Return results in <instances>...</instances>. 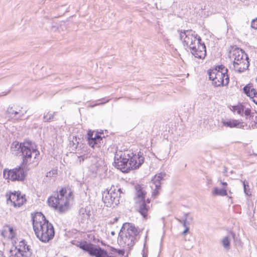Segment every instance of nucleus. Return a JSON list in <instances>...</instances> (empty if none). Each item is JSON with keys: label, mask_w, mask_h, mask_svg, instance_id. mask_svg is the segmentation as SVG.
Wrapping results in <instances>:
<instances>
[{"label": "nucleus", "mask_w": 257, "mask_h": 257, "mask_svg": "<svg viewBox=\"0 0 257 257\" xmlns=\"http://www.w3.org/2000/svg\"><path fill=\"white\" fill-rule=\"evenodd\" d=\"M114 160L115 168L123 173H128L131 170L139 168L143 164L144 157L141 152L137 154L129 150H117Z\"/></svg>", "instance_id": "nucleus-1"}, {"label": "nucleus", "mask_w": 257, "mask_h": 257, "mask_svg": "<svg viewBox=\"0 0 257 257\" xmlns=\"http://www.w3.org/2000/svg\"><path fill=\"white\" fill-rule=\"evenodd\" d=\"M180 39L184 46L191 50V52L196 58L204 59L206 54L204 43H201V38L192 30H178Z\"/></svg>", "instance_id": "nucleus-2"}, {"label": "nucleus", "mask_w": 257, "mask_h": 257, "mask_svg": "<svg viewBox=\"0 0 257 257\" xmlns=\"http://www.w3.org/2000/svg\"><path fill=\"white\" fill-rule=\"evenodd\" d=\"M32 220L35 233L41 241L46 242L53 238L55 234L53 226L42 213H36L32 217Z\"/></svg>", "instance_id": "nucleus-3"}, {"label": "nucleus", "mask_w": 257, "mask_h": 257, "mask_svg": "<svg viewBox=\"0 0 257 257\" xmlns=\"http://www.w3.org/2000/svg\"><path fill=\"white\" fill-rule=\"evenodd\" d=\"M73 199L72 192L70 189L62 188L49 197L48 203L49 206L63 212L68 210L69 203Z\"/></svg>", "instance_id": "nucleus-4"}, {"label": "nucleus", "mask_w": 257, "mask_h": 257, "mask_svg": "<svg viewBox=\"0 0 257 257\" xmlns=\"http://www.w3.org/2000/svg\"><path fill=\"white\" fill-rule=\"evenodd\" d=\"M227 69L222 65L208 71L209 78L212 81V84L214 86H226L228 84L229 77L227 75Z\"/></svg>", "instance_id": "nucleus-5"}, {"label": "nucleus", "mask_w": 257, "mask_h": 257, "mask_svg": "<svg viewBox=\"0 0 257 257\" xmlns=\"http://www.w3.org/2000/svg\"><path fill=\"white\" fill-rule=\"evenodd\" d=\"M230 58L233 60V68L241 73L247 69L249 63L246 54L241 49L235 48L230 52Z\"/></svg>", "instance_id": "nucleus-6"}, {"label": "nucleus", "mask_w": 257, "mask_h": 257, "mask_svg": "<svg viewBox=\"0 0 257 257\" xmlns=\"http://www.w3.org/2000/svg\"><path fill=\"white\" fill-rule=\"evenodd\" d=\"M21 155L23 159L22 166L26 169L31 164L36 166L38 164L39 151L34 148L31 143L26 142L25 146L21 150Z\"/></svg>", "instance_id": "nucleus-7"}, {"label": "nucleus", "mask_w": 257, "mask_h": 257, "mask_svg": "<svg viewBox=\"0 0 257 257\" xmlns=\"http://www.w3.org/2000/svg\"><path fill=\"white\" fill-rule=\"evenodd\" d=\"M124 194L119 185H111L102 193V201L105 206L111 207L119 203L121 195Z\"/></svg>", "instance_id": "nucleus-8"}, {"label": "nucleus", "mask_w": 257, "mask_h": 257, "mask_svg": "<svg viewBox=\"0 0 257 257\" xmlns=\"http://www.w3.org/2000/svg\"><path fill=\"white\" fill-rule=\"evenodd\" d=\"M136 197L135 200L137 204V207L140 214L146 218L147 216L149 210V206L146 204L145 196L146 192L140 185L135 186Z\"/></svg>", "instance_id": "nucleus-9"}, {"label": "nucleus", "mask_w": 257, "mask_h": 257, "mask_svg": "<svg viewBox=\"0 0 257 257\" xmlns=\"http://www.w3.org/2000/svg\"><path fill=\"white\" fill-rule=\"evenodd\" d=\"M79 246L80 248L88 252L91 256L95 257H115L110 255L106 250L100 247H96L94 245L86 242L80 243Z\"/></svg>", "instance_id": "nucleus-10"}, {"label": "nucleus", "mask_w": 257, "mask_h": 257, "mask_svg": "<svg viewBox=\"0 0 257 257\" xmlns=\"http://www.w3.org/2000/svg\"><path fill=\"white\" fill-rule=\"evenodd\" d=\"M24 167L22 165L13 169L7 170L6 169L4 171V177L7 179L11 180L13 181H24L26 177V174L24 172Z\"/></svg>", "instance_id": "nucleus-11"}, {"label": "nucleus", "mask_w": 257, "mask_h": 257, "mask_svg": "<svg viewBox=\"0 0 257 257\" xmlns=\"http://www.w3.org/2000/svg\"><path fill=\"white\" fill-rule=\"evenodd\" d=\"M167 178V175L164 172L156 174L152 180V185L151 188L153 190V196H156L159 193V190L161 188L162 180H165Z\"/></svg>", "instance_id": "nucleus-12"}, {"label": "nucleus", "mask_w": 257, "mask_h": 257, "mask_svg": "<svg viewBox=\"0 0 257 257\" xmlns=\"http://www.w3.org/2000/svg\"><path fill=\"white\" fill-rule=\"evenodd\" d=\"M136 239L131 235L124 233L123 230H120L119 233L118 241L119 243L123 247H127L130 248L134 246L135 243Z\"/></svg>", "instance_id": "nucleus-13"}, {"label": "nucleus", "mask_w": 257, "mask_h": 257, "mask_svg": "<svg viewBox=\"0 0 257 257\" xmlns=\"http://www.w3.org/2000/svg\"><path fill=\"white\" fill-rule=\"evenodd\" d=\"M102 138L100 137L97 133L88 132V141L89 146L93 148H99L103 143L102 142Z\"/></svg>", "instance_id": "nucleus-14"}, {"label": "nucleus", "mask_w": 257, "mask_h": 257, "mask_svg": "<svg viewBox=\"0 0 257 257\" xmlns=\"http://www.w3.org/2000/svg\"><path fill=\"white\" fill-rule=\"evenodd\" d=\"M243 90L244 93L257 104V90L254 88L253 84L248 83L243 87Z\"/></svg>", "instance_id": "nucleus-15"}, {"label": "nucleus", "mask_w": 257, "mask_h": 257, "mask_svg": "<svg viewBox=\"0 0 257 257\" xmlns=\"http://www.w3.org/2000/svg\"><path fill=\"white\" fill-rule=\"evenodd\" d=\"M121 230H123L124 233L128 235L133 236L136 239V236L139 234L138 229L135 227V225L131 223H125L123 224Z\"/></svg>", "instance_id": "nucleus-16"}, {"label": "nucleus", "mask_w": 257, "mask_h": 257, "mask_svg": "<svg viewBox=\"0 0 257 257\" xmlns=\"http://www.w3.org/2000/svg\"><path fill=\"white\" fill-rule=\"evenodd\" d=\"M17 251H19L25 254L26 257H28L31 255L32 251L30 247L26 242L25 240H22L19 242V248L18 249L16 248Z\"/></svg>", "instance_id": "nucleus-17"}, {"label": "nucleus", "mask_w": 257, "mask_h": 257, "mask_svg": "<svg viewBox=\"0 0 257 257\" xmlns=\"http://www.w3.org/2000/svg\"><path fill=\"white\" fill-rule=\"evenodd\" d=\"M232 238L234 241H235V234L232 231H230L228 233V234L224 237L222 240L221 243L222 244L226 250H229L230 248V238Z\"/></svg>", "instance_id": "nucleus-18"}, {"label": "nucleus", "mask_w": 257, "mask_h": 257, "mask_svg": "<svg viewBox=\"0 0 257 257\" xmlns=\"http://www.w3.org/2000/svg\"><path fill=\"white\" fill-rule=\"evenodd\" d=\"M20 192L15 191L14 192H10L9 194H7L6 196L7 197V204L11 203L14 207L16 205V202H17L18 199L20 196Z\"/></svg>", "instance_id": "nucleus-19"}, {"label": "nucleus", "mask_w": 257, "mask_h": 257, "mask_svg": "<svg viewBox=\"0 0 257 257\" xmlns=\"http://www.w3.org/2000/svg\"><path fill=\"white\" fill-rule=\"evenodd\" d=\"M79 214L82 221L84 222L88 220L91 215L90 207L86 206L81 208L79 209Z\"/></svg>", "instance_id": "nucleus-20"}, {"label": "nucleus", "mask_w": 257, "mask_h": 257, "mask_svg": "<svg viewBox=\"0 0 257 257\" xmlns=\"http://www.w3.org/2000/svg\"><path fill=\"white\" fill-rule=\"evenodd\" d=\"M26 142L23 144H19L18 142H14L12 143L11 147V151L13 154L15 155H18L21 154V150L24 146H25Z\"/></svg>", "instance_id": "nucleus-21"}, {"label": "nucleus", "mask_w": 257, "mask_h": 257, "mask_svg": "<svg viewBox=\"0 0 257 257\" xmlns=\"http://www.w3.org/2000/svg\"><path fill=\"white\" fill-rule=\"evenodd\" d=\"M4 236L13 239L15 237V233L13 228L9 226H6L2 232Z\"/></svg>", "instance_id": "nucleus-22"}, {"label": "nucleus", "mask_w": 257, "mask_h": 257, "mask_svg": "<svg viewBox=\"0 0 257 257\" xmlns=\"http://www.w3.org/2000/svg\"><path fill=\"white\" fill-rule=\"evenodd\" d=\"M213 195L224 196L227 195V190L224 188L220 189L217 187H214L212 191Z\"/></svg>", "instance_id": "nucleus-23"}, {"label": "nucleus", "mask_w": 257, "mask_h": 257, "mask_svg": "<svg viewBox=\"0 0 257 257\" xmlns=\"http://www.w3.org/2000/svg\"><path fill=\"white\" fill-rule=\"evenodd\" d=\"M221 122L224 126L229 127H236L239 124L238 121L236 120H225L224 119H222Z\"/></svg>", "instance_id": "nucleus-24"}, {"label": "nucleus", "mask_w": 257, "mask_h": 257, "mask_svg": "<svg viewBox=\"0 0 257 257\" xmlns=\"http://www.w3.org/2000/svg\"><path fill=\"white\" fill-rule=\"evenodd\" d=\"M192 221V218L191 217L189 216L188 213H185L184 215L183 220V221L180 220V222H183V226L186 227H188V225Z\"/></svg>", "instance_id": "nucleus-25"}, {"label": "nucleus", "mask_w": 257, "mask_h": 257, "mask_svg": "<svg viewBox=\"0 0 257 257\" xmlns=\"http://www.w3.org/2000/svg\"><path fill=\"white\" fill-rule=\"evenodd\" d=\"M26 201V199L25 197V195H21L20 194V196L18 199L17 202H16V205L15 207H20L22 205H23Z\"/></svg>", "instance_id": "nucleus-26"}, {"label": "nucleus", "mask_w": 257, "mask_h": 257, "mask_svg": "<svg viewBox=\"0 0 257 257\" xmlns=\"http://www.w3.org/2000/svg\"><path fill=\"white\" fill-rule=\"evenodd\" d=\"M243 113L246 117V119H248L249 120L253 119V115H252L251 112V109L250 108H247L244 110Z\"/></svg>", "instance_id": "nucleus-27"}, {"label": "nucleus", "mask_w": 257, "mask_h": 257, "mask_svg": "<svg viewBox=\"0 0 257 257\" xmlns=\"http://www.w3.org/2000/svg\"><path fill=\"white\" fill-rule=\"evenodd\" d=\"M11 257H26L25 254L23 253L15 250L14 251H11Z\"/></svg>", "instance_id": "nucleus-28"}, {"label": "nucleus", "mask_w": 257, "mask_h": 257, "mask_svg": "<svg viewBox=\"0 0 257 257\" xmlns=\"http://www.w3.org/2000/svg\"><path fill=\"white\" fill-rule=\"evenodd\" d=\"M54 113H55V112L54 113L48 112L46 114H45L43 117L44 121H50L51 120L53 119V117H54Z\"/></svg>", "instance_id": "nucleus-29"}, {"label": "nucleus", "mask_w": 257, "mask_h": 257, "mask_svg": "<svg viewBox=\"0 0 257 257\" xmlns=\"http://www.w3.org/2000/svg\"><path fill=\"white\" fill-rule=\"evenodd\" d=\"M234 109L237 111L238 114L242 115L244 111V107L242 105L234 106Z\"/></svg>", "instance_id": "nucleus-30"}, {"label": "nucleus", "mask_w": 257, "mask_h": 257, "mask_svg": "<svg viewBox=\"0 0 257 257\" xmlns=\"http://www.w3.org/2000/svg\"><path fill=\"white\" fill-rule=\"evenodd\" d=\"M243 188H244V192L247 195H250L251 194L250 193L249 191L247 190L246 186L248 187V183L245 182V181H243Z\"/></svg>", "instance_id": "nucleus-31"}, {"label": "nucleus", "mask_w": 257, "mask_h": 257, "mask_svg": "<svg viewBox=\"0 0 257 257\" xmlns=\"http://www.w3.org/2000/svg\"><path fill=\"white\" fill-rule=\"evenodd\" d=\"M251 27L254 29H257V18L253 19L251 23Z\"/></svg>", "instance_id": "nucleus-32"}, {"label": "nucleus", "mask_w": 257, "mask_h": 257, "mask_svg": "<svg viewBox=\"0 0 257 257\" xmlns=\"http://www.w3.org/2000/svg\"><path fill=\"white\" fill-rule=\"evenodd\" d=\"M252 121H253V123L251 124V126L257 128V115L254 118L253 117V119Z\"/></svg>", "instance_id": "nucleus-33"}, {"label": "nucleus", "mask_w": 257, "mask_h": 257, "mask_svg": "<svg viewBox=\"0 0 257 257\" xmlns=\"http://www.w3.org/2000/svg\"><path fill=\"white\" fill-rule=\"evenodd\" d=\"M218 181H219L220 184L223 186V188L225 189V187L227 186V183L225 182H222L221 180H219Z\"/></svg>", "instance_id": "nucleus-34"}, {"label": "nucleus", "mask_w": 257, "mask_h": 257, "mask_svg": "<svg viewBox=\"0 0 257 257\" xmlns=\"http://www.w3.org/2000/svg\"><path fill=\"white\" fill-rule=\"evenodd\" d=\"M109 101V99H107L105 101H104V102H100L99 103H98L97 104H94L93 106L101 105V104L105 103L106 102H108Z\"/></svg>", "instance_id": "nucleus-35"}, {"label": "nucleus", "mask_w": 257, "mask_h": 257, "mask_svg": "<svg viewBox=\"0 0 257 257\" xmlns=\"http://www.w3.org/2000/svg\"><path fill=\"white\" fill-rule=\"evenodd\" d=\"M189 230V227H185V229L182 232V234L183 235H185L187 232H188Z\"/></svg>", "instance_id": "nucleus-36"}, {"label": "nucleus", "mask_w": 257, "mask_h": 257, "mask_svg": "<svg viewBox=\"0 0 257 257\" xmlns=\"http://www.w3.org/2000/svg\"><path fill=\"white\" fill-rule=\"evenodd\" d=\"M12 109V107H11L10 109V108L8 109V111L10 112V113H14L15 115L18 114L19 112L18 111H13L12 112L11 111V110Z\"/></svg>", "instance_id": "nucleus-37"}, {"label": "nucleus", "mask_w": 257, "mask_h": 257, "mask_svg": "<svg viewBox=\"0 0 257 257\" xmlns=\"http://www.w3.org/2000/svg\"><path fill=\"white\" fill-rule=\"evenodd\" d=\"M145 247V244L144 245V247ZM143 257H147V253L145 252V248H144L143 250Z\"/></svg>", "instance_id": "nucleus-38"}, {"label": "nucleus", "mask_w": 257, "mask_h": 257, "mask_svg": "<svg viewBox=\"0 0 257 257\" xmlns=\"http://www.w3.org/2000/svg\"><path fill=\"white\" fill-rule=\"evenodd\" d=\"M236 243H240V239H238L235 236V241H234Z\"/></svg>", "instance_id": "nucleus-39"}, {"label": "nucleus", "mask_w": 257, "mask_h": 257, "mask_svg": "<svg viewBox=\"0 0 257 257\" xmlns=\"http://www.w3.org/2000/svg\"><path fill=\"white\" fill-rule=\"evenodd\" d=\"M192 247V246H189L188 247H185V249H187V250H189Z\"/></svg>", "instance_id": "nucleus-40"}, {"label": "nucleus", "mask_w": 257, "mask_h": 257, "mask_svg": "<svg viewBox=\"0 0 257 257\" xmlns=\"http://www.w3.org/2000/svg\"><path fill=\"white\" fill-rule=\"evenodd\" d=\"M118 252L119 254H122V255H123V253H124L123 251L121 250H119Z\"/></svg>", "instance_id": "nucleus-41"}, {"label": "nucleus", "mask_w": 257, "mask_h": 257, "mask_svg": "<svg viewBox=\"0 0 257 257\" xmlns=\"http://www.w3.org/2000/svg\"><path fill=\"white\" fill-rule=\"evenodd\" d=\"M47 177H51V172H48L47 173V175H46Z\"/></svg>", "instance_id": "nucleus-42"}, {"label": "nucleus", "mask_w": 257, "mask_h": 257, "mask_svg": "<svg viewBox=\"0 0 257 257\" xmlns=\"http://www.w3.org/2000/svg\"><path fill=\"white\" fill-rule=\"evenodd\" d=\"M226 172H227V168L225 167H224V173H225Z\"/></svg>", "instance_id": "nucleus-43"}, {"label": "nucleus", "mask_w": 257, "mask_h": 257, "mask_svg": "<svg viewBox=\"0 0 257 257\" xmlns=\"http://www.w3.org/2000/svg\"><path fill=\"white\" fill-rule=\"evenodd\" d=\"M56 170H53V171H52V174H56Z\"/></svg>", "instance_id": "nucleus-44"}, {"label": "nucleus", "mask_w": 257, "mask_h": 257, "mask_svg": "<svg viewBox=\"0 0 257 257\" xmlns=\"http://www.w3.org/2000/svg\"><path fill=\"white\" fill-rule=\"evenodd\" d=\"M52 28L53 29H55V30L56 29L55 27H52Z\"/></svg>", "instance_id": "nucleus-45"}, {"label": "nucleus", "mask_w": 257, "mask_h": 257, "mask_svg": "<svg viewBox=\"0 0 257 257\" xmlns=\"http://www.w3.org/2000/svg\"><path fill=\"white\" fill-rule=\"evenodd\" d=\"M111 234H112V235H113V234H114V232L113 231H112V232H111Z\"/></svg>", "instance_id": "nucleus-46"}, {"label": "nucleus", "mask_w": 257, "mask_h": 257, "mask_svg": "<svg viewBox=\"0 0 257 257\" xmlns=\"http://www.w3.org/2000/svg\"><path fill=\"white\" fill-rule=\"evenodd\" d=\"M117 219H118L117 218H115V221L117 220Z\"/></svg>", "instance_id": "nucleus-47"}, {"label": "nucleus", "mask_w": 257, "mask_h": 257, "mask_svg": "<svg viewBox=\"0 0 257 257\" xmlns=\"http://www.w3.org/2000/svg\"><path fill=\"white\" fill-rule=\"evenodd\" d=\"M147 201H148V203H150V201H149V200H148V199L147 200Z\"/></svg>", "instance_id": "nucleus-48"}, {"label": "nucleus", "mask_w": 257, "mask_h": 257, "mask_svg": "<svg viewBox=\"0 0 257 257\" xmlns=\"http://www.w3.org/2000/svg\"><path fill=\"white\" fill-rule=\"evenodd\" d=\"M256 81H257V77H256Z\"/></svg>", "instance_id": "nucleus-49"}]
</instances>
